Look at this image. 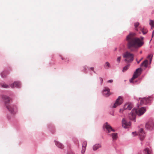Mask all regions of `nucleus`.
<instances>
[{
    "label": "nucleus",
    "instance_id": "obj_50",
    "mask_svg": "<svg viewBox=\"0 0 154 154\" xmlns=\"http://www.w3.org/2000/svg\"><path fill=\"white\" fill-rule=\"evenodd\" d=\"M153 27H151V28H152Z\"/></svg>",
    "mask_w": 154,
    "mask_h": 154
},
{
    "label": "nucleus",
    "instance_id": "obj_41",
    "mask_svg": "<svg viewBox=\"0 0 154 154\" xmlns=\"http://www.w3.org/2000/svg\"><path fill=\"white\" fill-rule=\"evenodd\" d=\"M84 149H84V151H83V150H82V153H84L85 151V147H84Z\"/></svg>",
    "mask_w": 154,
    "mask_h": 154
},
{
    "label": "nucleus",
    "instance_id": "obj_4",
    "mask_svg": "<svg viewBox=\"0 0 154 154\" xmlns=\"http://www.w3.org/2000/svg\"><path fill=\"white\" fill-rule=\"evenodd\" d=\"M123 56L124 58H125L124 61L128 63L132 62L134 59V55L126 51L123 54Z\"/></svg>",
    "mask_w": 154,
    "mask_h": 154
},
{
    "label": "nucleus",
    "instance_id": "obj_2",
    "mask_svg": "<svg viewBox=\"0 0 154 154\" xmlns=\"http://www.w3.org/2000/svg\"><path fill=\"white\" fill-rule=\"evenodd\" d=\"M2 98L4 104V107H6L11 115H14L17 112L16 106L11 104L12 101L11 99L6 95H2Z\"/></svg>",
    "mask_w": 154,
    "mask_h": 154
},
{
    "label": "nucleus",
    "instance_id": "obj_21",
    "mask_svg": "<svg viewBox=\"0 0 154 154\" xmlns=\"http://www.w3.org/2000/svg\"><path fill=\"white\" fill-rule=\"evenodd\" d=\"M104 67L106 69H108L110 67V64L108 62H106L105 64L104 65Z\"/></svg>",
    "mask_w": 154,
    "mask_h": 154
},
{
    "label": "nucleus",
    "instance_id": "obj_15",
    "mask_svg": "<svg viewBox=\"0 0 154 154\" xmlns=\"http://www.w3.org/2000/svg\"><path fill=\"white\" fill-rule=\"evenodd\" d=\"M54 142L55 145L61 149H63V148L64 146L62 143L58 141H56L55 140H54Z\"/></svg>",
    "mask_w": 154,
    "mask_h": 154
},
{
    "label": "nucleus",
    "instance_id": "obj_11",
    "mask_svg": "<svg viewBox=\"0 0 154 154\" xmlns=\"http://www.w3.org/2000/svg\"><path fill=\"white\" fill-rule=\"evenodd\" d=\"M122 126L125 128H128L131 125V122H127L125 119L123 118L122 120Z\"/></svg>",
    "mask_w": 154,
    "mask_h": 154
},
{
    "label": "nucleus",
    "instance_id": "obj_12",
    "mask_svg": "<svg viewBox=\"0 0 154 154\" xmlns=\"http://www.w3.org/2000/svg\"><path fill=\"white\" fill-rule=\"evenodd\" d=\"M139 138L140 140L142 141L143 140L145 137V134L142 128H140L139 129Z\"/></svg>",
    "mask_w": 154,
    "mask_h": 154
},
{
    "label": "nucleus",
    "instance_id": "obj_13",
    "mask_svg": "<svg viewBox=\"0 0 154 154\" xmlns=\"http://www.w3.org/2000/svg\"><path fill=\"white\" fill-rule=\"evenodd\" d=\"M10 86L12 88H20L21 87V84L19 81H15L10 85Z\"/></svg>",
    "mask_w": 154,
    "mask_h": 154
},
{
    "label": "nucleus",
    "instance_id": "obj_28",
    "mask_svg": "<svg viewBox=\"0 0 154 154\" xmlns=\"http://www.w3.org/2000/svg\"><path fill=\"white\" fill-rule=\"evenodd\" d=\"M154 21L152 20H150L149 24L151 27H154Z\"/></svg>",
    "mask_w": 154,
    "mask_h": 154
},
{
    "label": "nucleus",
    "instance_id": "obj_33",
    "mask_svg": "<svg viewBox=\"0 0 154 154\" xmlns=\"http://www.w3.org/2000/svg\"><path fill=\"white\" fill-rule=\"evenodd\" d=\"M136 78H133V76L132 77V78L130 79V83H133V82H134V81H133V80H134V79H136Z\"/></svg>",
    "mask_w": 154,
    "mask_h": 154
},
{
    "label": "nucleus",
    "instance_id": "obj_3",
    "mask_svg": "<svg viewBox=\"0 0 154 154\" xmlns=\"http://www.w3.org/2000/svg\"><path fill=\"white\" fill-rule=\"evenodd\" d=\"M146 111V108L144 107H141L138 110L137 109L134 108L129 114V116L131 115L132 116V118H130V119L135 122H136L135 113H136L138 116H141L144 114Z\"/></svg>",
    "mask_w": 154,
    "mask_h": 154
},
{
    "label": "nucleus",
    "instance_id": "obj_23",
    "mask_svg": "<svg viewBox=\"0 0 154 154\" xmlns=\"http://www.w3.org/2000/svg\"><path fill=\"white\" fill-rule=\"evenodd\" d=\"M141 80V78H139L137 80L134 81V82H133V83L134 84H138L140 82Z\"/></svg>",
    "mask_w": 154,
    "mask_h": 154
},
{
    "label": "nucleus",
    "instance_id": "obj_46",
    "mask_svg": "<svg viewBox=\"0 0 154 154\" xmlns=\"http://www.w3.org/2000/svg\"><path fill=\"white\" fill-rule=\"evenodd\" d=\"M95 73H96V72L95 71H94V70L93 71Z\"/></svg>",
    "mask_w": 154,
    "mask_h": 154
},
{
    "label": "nucleus",
    "instance_id": "obj_37",
    "mask_svg": "<svg viewBox=\"0 0 154 154\" xmlns=\"http://www.w3.org/2000/svg\"><path fill=\"white\" fill-rule=\"evenodd\" d=\"M152 56H153V55H152L151 57L150 58V60H149L150 64L151 63V62L152 60Z\"/></svg>",
    "mask_w": 154,
    "mask_h": 154
},
{
    "label": "nucleus",
    "instance_id": "obj_7",
    "mask_svg": "<svg viewBox=\"0 0 154 154\" xmlns=\"http://www.w3.org/2000/svg\"><path fill=\"white\" fill-rule=\"evenodd\" d=\"M139 99H141L140 100V104L141 105L143 104H146L150 103L152 100V98L150 97H144L142 98H139Z\"/></svg>",
    "mask_w": 154,
    "mask_h": 154
},
{
    "label": "nucleus",
    "instance_id": "obj_6",
    "mask_svg": "<svg viewBox=\"0 0 154 154\" xmlns=\"http://www.w3.org/2000/svg\"><path fill=\"white\" fill-rule=\"evenodd\" d=\"M123 102V100L122 97L119 96L118 98L116 100L115 103L112 105H111L110 107L112 108H115L117 106L121 105Z\"/></svg>",
    "mask_w": 154,
    "mask_h": 154
},
{
    "label": "nucleus",
    "instance_id": "obj_44",
    "mask_svg": "<svg viewBox=\"0 0 154 154\" xmlns=\"http://www.w3.org/2000/svg\"><path fill=\"white\" fill-rule=\"evenodd\" d=\"M154 36V35L153 34H152V38Z\"/></svg>",
    "mask_w": 154,
    "mask_h": 154
},
{
    "label": "nucleus",
    "instance_id": "obj_51",
    "mask_svg": "<svg viewBox=\"0 0 154 154\" xmlns=\"http://www.w3.org/2000/svg\"><path fill=\"white\" fill-rule=\"evenodd\" d=\"M153 26H154V23Z\"/></svg>",
    "mask_w": 154,
    "mask_h": 154
},
{
    "label": "nucleus",
    "instance_id": "obj_18",
    "mask_svg": "<svg viewBox=\"0 0 154 154\" xmlns=\"http://www.w3.org/2000/svg\"><path fill=\"white\" fill-rule=\"evenodd\" d=\"M0 85L4 88H10V86L6 84L4 82H0Z\"/></svg>",
    "mask_w": 154,
    "mask_h": 154
},
{
    "label": "nucleus",
    "instance_id": "obj_27",
    "mask_svg": "<svg viewBox=\"0 0 154 154\" xmlns=\"http://www.w3.org/2000/svg\"><path fill=\"white\" fill-rule=\"evenodd\" d=\"M139 25V23L138 22H136L134 23V28L136 30H137V27Z\"/></svg>",
    "mask_w": 154,
    "mask_h": 154
},
{
    "label": "nucleus",
    "instance_id": "obj_30",
    "mask_svg": "<svg viewBox=\"0 0 154 154\" xmlns=\"http://www.w3.org/2000/svg\"><path fill=\"white\" fill-rule=\"evenodd\" d=\"M99 79L100 81V85H102L103 84V78L101 77H99Z\"/></svg>",
    "mask_w": 154,
    "mask_h": 154
},
{
    "label": "nucleus",
    "instance_id": "obj_34",
    "mask_svg": "<svg viewBox=\"0 0 154 154\" xmlns=\"http://www.w3.org/2000/svg\"><path fill=\"white\" fill-rule=\"evenodd\" d=\"M61 59H62V60H65V61L66 62L69 61V59L68 58H67L65 59L64 58H63V57H61Z\"/></svg>",
    "mask_w": 154,
    "mask_h": 154
},
{
    "label": "nucleus",
    "instance_id": "obj_45",
    "mask_svg": "<svg viewBox=\"0 0 154 154\" xmlns=\"http://www.w3.org/2000/svg\"><path fill=\"white\" fill-rule=\"evenodd\" d=\"M154 31H153L152 32V34H153L154 35Z\"/></svg>",
    "mask_w": 154,
    "mask_h": 154
},
{
    "label": "nucleus",
    "instance_id": "obj_16",
    "mask_svg": "<svg viewBox=\"0 0 154 154\" xmlns=\"http://www.w3.org/2000/svg\"><path fill=\"white\" fill-rule=\"evenodd\" d=\"M9 74L8 71L7 70H5L1 72L0 75L2 78H5Z\"/></svg>",
    "mask_w": 154,
    "mask_h": 154
},
{
    "label": "nucleus",
    "instance_id": "obj_47",
    "mask_svg": "<svg viewBox=\"0 0 154 154\" xmlns=\"http://www.w3.org/2000/svg\"><path fill=\"white\" fill-rule=\"evenodd\" d=\"M140 54L142 53V51H140Z\"/></svg>",
    "mask_w": 154,
    "mask_h": 154
},
{
    "label": "nucleus",
    "instance_id": "obj_48",
    "mask_svg": "<svg viewBox=\"0 0 154 154\" xmlns=\"http://www.w3.org/2000/svg\"><path fill=\"white\" fill-rule=\"evenodd\" d=\"M152 39H151L150 40V42H150L151 41Z\"/></svg>",
    "mask_w": 154,
    "mask_h": 154
},
{
    "label": "nucleus",
    "instance_id": "obj_8",
    "mask_svg": "<svg viewBox=\"0 0 154 154\" xmlns=\"http://www.w3.org/2000/svg\"><path fill=\"white\" fill-rule=\"evenodd\" d=\"M110 90L107 87H104L102 91V93L103 95L107 97L110 95Z\"/></svg>",
    "mask_w": 154,
    "mask_h": 154
},
{
    "label": "nucleus",
    "instance_id": "obj_36",
    "mask_svg": "<svg viewBox=\"0 0 154 154\" xmlns=\"http://www.w3.org/2000/svg\"><path fill=\"white\" fill-rule=\"evenodd\" d=\"M124 110V109H123V108L122 109H119V112H120V113H122L123 111Z\"/></svg>",
    "mask_w": 154,
    "mask_h": 154
},
{
    "label": "nucleus",
    "instance_id": "obj_29",
    "mask_svg": "<svg viewBox=\"0 0 154 154\" xmlns=\"http://www.w3.org/2000/svg\"><path fill=\"white\" fill-rule=\"evenodd\" d=\"M121 58V57L120 56L118 57L116 61L117 62L119 63L120 62Z\"/></svg>",
    "mask_w": 154,
    "mask_h": 154
},
{
    "label": "nucleus",
    "instance_id": "obj_9",
    "mask_svg": "<svg viewBox=\"0 0 154 154\" xmlns=\"http://www.w3.org/2000/svg\"><path fill=\"white\" fill-rule=\"evenodd\" d=\"M145 127L146 129L151 131L154 129V123L149 122L146 124Z\"/></svg>",
    "mask_w": 154,
    "mask_h": 154
},
{
    "label": "nucleus",
    "instance_id": "obj_17",
    "mask_svg": "<svg viewBox=\"0 0 154 154\" xmlns=\"http://www.w3.org/2000/svg\"><path fill=\"white\" fill-rule=\"evenodd\" d=\"M145 154H152L151 150L148 148H146L144 149L143 151Z\"/></svg>",
    "mask_w": 154,
    "mask_h": 154
},
{
    "label": "nucleus",
    "instance_id": "obj_5",
    "mask_svg": "<svg viewBox=\"0 0 154 154\" xmlns=\"http://www.w3.org/2000/svg\"><path fill=\"white\" fill-rule=\"evenodd\" d=\"M103 128L104 130L106 132L108 133H109L111 131L115 132V130L113 129L112 127L108 124L107 122H106L103 126Z\"/></svg>",
    "mask_w": 154,
    "mask_h": 154
},
{
    "label": "nucleus",
    "instance_id": "obj_1",
    "mask_svg": "<svg viewBox=\"0 0 154 154\" xmlns=\"http://www.w3.org/2000/svg\"><path fill=\"white\" fill-rule=\"evenodd\" d=\"M136 34L130 32L126 37L127 42V48L131 51H134V48H138L141 47L144 44V37L140 36V38L135 37Z\"/></svg>",
    "mask_w": 154,
    "mask_h": 154
},
{
    "label": "nucleus",
    "instance_id": "obj_25",
    "mask_svg": "<svg viewBox=\"0 0 154 154\" xmlns=\"http://www.w3.org/2000/svg\"><path fill=\"white\" fill-rule=\"evenodd\" d=\"M144 63L143 65L145 68H147L148 67V61L147 60H145L143 61Z\"/></svg>",
    "mask_w": 154,
    "mask_h": 154
},
{
    "label": "nucleus",
    "instance_id": "obj_19",
    "mask_svg": "<svg viewBox=\"0 0 154 154\" xmlns=\"http://www.w3.org/2000/svg\"><path fill=\"white\" fill-rule=\"evenodd\" d=\"M101 145L100 144H96L93 146V149L94 151L97 150L98 149L100 148Z\"/></svg>",
    "mask_w": 154,
    "mask_h": 154
},
{
    "label": "nucleus",
    "instance_id": "obj_22",
    "mask_svg": "<svg viewBox=\"0 0 154 154\" xmlns=\"http://www.w3.org/2000/svg\"><path fill=\"white\" fill-rule=\"evenodd\" d=\"M141 31L143 35L146 34L148 32L147 29H144V28H141Z\"/></svg>",
    "mask_w": 154,
    "mask_h": 154
},
{
    "label": "nucleus",
    "instance_id": "obj_10",
    "mask_svg": "<svg viewBox=\"0 0 154 154\" xmlns=\"http://www.w3.org/2000/svg\"><path fill=\"white\" fill-rule=\"evenodd\" d=\"M142 71V69L141 67L136 69L133 75V78H137L141 74Z\"/></svg>",
    "mask_w": 154,
    "mask_h": 154
},
{
    "label": "nucleus",
    "instance_id": "obj_26",
    "mask_svg": "<svg viewBox=\"0 0 154 154\" xmlns=\"http://www.w3.org/2000/svg\"><path fill=\"white\" fill-rule=\"evenodd\" d=\"M83 68L84 69V70L85 71L87 69H90L91 70L93 71L94 70V67H91L90 68L88 67L87 66H83Z\"/></svg>",
    "mask_w": 154,
    "mask_h": 154
},
{
    "label": "nucleus",
    "instance_id": "obj_42",
    "mask_svg": "<svg viewBox=\"0 0 154 154\" xmlns=\"http://www.w3.org/2000/svg\"><path fill=\"white\" fill-rule=\"evenodd\" d=\"M144 63H143V62L141 63V64L140 65V66H143V65Z\"/></svg>",
    "mask_w": 154,
    "mask_h": 154
},
{
    "label": "nucleus",
    "instance_id": "obj_40",
    "mask_svg": "<svg viewBox=\"0 0 154 154\" xmlns=\"http://www.w3.org/2000/svg\"><path fill=\"white\" fill-rule=\"evenodd\" d=\"M142 60V59H140V60H139L138 61L137 60V63H139L141 61V60Z\"/></svg>",
    "mask_w": 154,
    "mask_h": 154
},
{
    "label": "nucleus",
    "instance_id": "obj_32",
    "mask_svg": "<svg viewBox=\"0 0 154 154\" xmlns=\"http://www.w3.org/2000/svg\"><path fill=\"white\" fill-rule=\"evenodd\" d=\"M132 135L133 136H135L137 135L136 132H133L132 133Z\"/></svg>",
    "mask_w": 154,
    "mask_h": 154
},
{
    "label": "nucleus",
    "instance_id": "obj_49",
    "mask_svg": "<svg viewBox=\"0 0 154 154\" xmlns=\"http://www.w3.org/2000/svg\"><path fill=\"white\" fill-rule=\"evenodd\" d=\"M112 116H114V114H113H113H112Z\"/></svg>",
    "mask_w": 154,
    "mask_h": 154
},
{
    "label": "nucleus",
    "instance_id": "obj_35",
    "mask_svg": "<svg viewBox=\"0 0 154 154\" xmlns=\"http://www.w3.org/2000/svg\"><path fill=\"white\" fill-rule=\"evenodd\" d=\"M113 81V80L112 79H110L108 80L107 81L108 83H112Z\"/></svg>",
    "mask_w": 154,
    "mask_h": 154
},
{
    "label": "nucleus",
    "instance_id": "obj_31",
    "mask_svg": "<svg viewBox=\"0 0 154 154\" xmlns=\"http://www.w3.org/2000/svg\"><path fill=\"white\" fill-rule=\"evenodd\" d=\"M48 128L49 129H50L51 128H54V126L52 124H51L48 125Z\"/></svg>",
    "mask_w": 154,
    "mask_h": 154
},
{
    "label": "nucleus",
    "instance_id": "obj_24",
    "mask_svg": "<svg viewBox=\"0 0 154 154\" xmlns=\"http://www.w3.org/2000/svg\"><path fill=\"white\" fill-rule=\"evenodd\" d=\"M130 65V64H128L127 65L125 66L123 69L122 71L123 72H125L128 69L129 66Z\"/></svg>",
    "mask_w": 154,
    "mask_h": 154
},
{
    "label": "nucleus",
    "instance_id": "obj_39",
    "mask_svg": "<svg viewBox=\"0 0 154 154\" xmlns=\"http://www.w3.org/2000/svg\"><path fill=\"white\" fill-rule=\"evenodd\" d=\"M152 56V55H151V54L149 55L148 56L147 58H149L150 57V58Z\"/></svg>",
    "mask_w": 154,
    "mask_h": 154
},
{
    "label": "nucleus",
    "instance_id": "obj_14",
    "mask_svg": "<svg viewBox=\"0 0 154 154\" xmlns=\"http://www.w3.org/2000/svg\"><path fill=\"white\" fill-rule=\"evenodd\" d=\"M132 107V106L131 104L129 103H126L124 105L123 109H124V110H125V109L131 110Z\"/></svg>",
    "mask_w": 154,
    "mask_h": 154
},
{
    "label": "nucleus",
    "instance_id": "obj_20",
    "mask_svg": "<svg viewBox=\"0 0 154 154\" xmlns=\"http://www.w3.org/2000/svg\"><path fill=\"white\" fill-rule=\"evenodd\" d=\"M117 133H113L112 134V137L113 140H116L117 137Z\"/></svg>",
    "mask_w": 154,
    "mask_h": 154
},
{
    "label": "nucleus",
    "instance_id": "obj_43",
    "mask_svg": "<svg viewBox=\"0 0 154 154\" xmlns=\"http://www.w3.org/2000/svg\"><path fill=\"white\" fill-rule=\"evenodd\" d=\"M7 118L9 120H10V118L9 117V116H7Z\"/></svg>",
    "mask_w": 154,
    "mask_h": 154
},
{
    "label": "nucleus",
    "instance_id": "obj_38",
    "mask_svg": "<svg viewBox=\"0 0 154 154\" xmlns=\"http://www.w3.org/2000/svg\"><path fill=\"white\" fill-rule=\"evenodd\" d=\"M83 144L84 145H85V146H86L87 145V142H84L83 143Z\"/></svg>",
    "mask_w": 154,
    "mask_h": 154
}]
</instances>
